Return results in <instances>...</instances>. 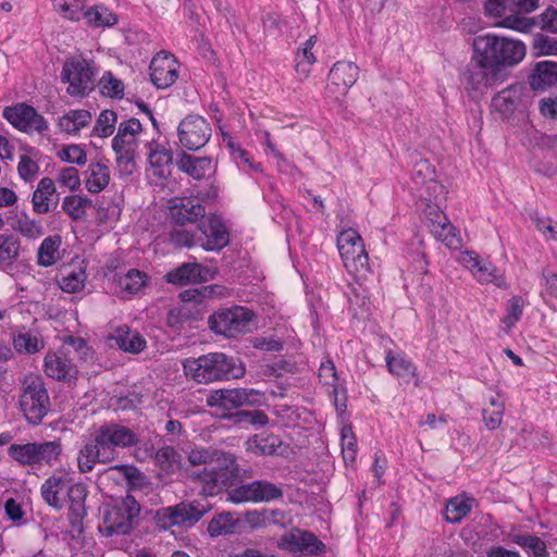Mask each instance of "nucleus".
<instances>
[{"instance_id": "obj_5", "label": "nucleus", "mask_w": 557, "mask_h": 557, "mask_svg": "<svg viewBox=\"0 0 557 557\" xmlns=\"http://www.w3.org/2000/svg\"><path fill=\"white\" fill-rule=\"evenodd\" d=\"M102 522L99 531L106 536L124 535L132 531L140 507L133 496L104 504L101 509Z\"/></svg>"}, {"instance_id": "obj_33", "label": "nucleus", "mask_w": 557, "mask_h": 557, "mask_svg": "<svg viewBox=\"0 0 557 557\" xmlns=\"http://www.w3.org/2000/svg\"><path fill=\"white\" fill-rule=\"evenodd\" d=\"M282 441L277 435L260 433L249 437L246 442V449L259 456H270L277 451Z\"/></svg>"}, {"instance_id": "obj_11", "label": "nucleus", "mask_w": 557, "mask_h": 557, "mask_svg": "<svg viewBox=\"0 0 557 557\" xmlns=\"http://www.w3.org/2000/svg\"><path fill=\"white\" fill-rule=\"evenodd\" d=\"M61 79L69 84L71 96H85L94 86V72L85 59L73 58L63 64Z\"/></svg>"}, {"instance_id": "obj_64", "label": "nucleus", "mask_w": 557, "mask_h": 557, "mask_svg": "<svg viewBox=\"0 0 557 557\" xmlns=\"http://www.w3.org/2000/svg\"><path fill=\"white\" fill-rule=\"evenodd\" d=\"M536 25L541 27V29L546 30L552 34H557V10L554 8H547L543 13H541L536 18Z\"/></svg>"}, {"instance_id": "obj_55", "label": "nucleus", "mask_w": 557, "mask_h": 557, "mask_svg": "<svg viewBox=\"0 0 557 557\" xmlns=\"http://www.w3.org/2000/svg\"><path fill=\"white\" fill-rule=\"evenodd\" d=\"M114 473L123 476L132 485H141L145 480L144 474L136 467L129 465L114 466L104 471V474Z\"/></svg>"}, {"instance_id": "obj_46", "label": "nucleus", "mask_w": 557, "mask_h": 557, "mask_svg": "<svg viewBox=\"0 0 557 557\" xmlns=\"http://www.w3.org/2000/svg\"><path fill=\"white\" fill-rule=\"evenodd\" d=\"M253 491L256 503H270L283 497V488L267 480H256Z\"/></svg>"}, {"instance_id": "obj_47", "label": "nucleus", "mask_w": 557, "mask_h": 557, "mask_svg": "<svg viewBox=\"0 0 557 557\" xmlns=\"http://www.w3.org/2000/svg\"><path fill=\"white\" fill-rule=\"evenodd\" d=\"M419 188L420 198L428 202H434L436 207H440V201L445 199L446 189L445 186L433 178V175L428 180L421 181Z\"/></svg>"}, {"instance_id": "obj_25", "label": "nucleus", "mask_w": 557, "mask_h": 557, "mask_svg": "<svg viewBox=\"0 0 557 557\" xmlns=\"http://www.w3.org/2000/svg\"><path fill=\"white\" fill-rule=\"evenodd\" d=\"M110 338L121 350L127 354L138 355L147 348L146 338L127 324L117 326Z\"/></svg>"}, {"instance_id": "obj_59", "label": "nucleus", "mask_w": 557, "mask_h": 557, "mask_svg": "<svg viewBox=\"0 0 557 557\" xmlns=\"http://www.w3.org/2000/svg\"><path fill=\"white\" fill-rule=\"evenodd\" d=\"M533 50L537 55H557V40L539 33L533 37Z\"/></svg>"}, {"instance_id": "obj_61", "label": "nucleus", "mask_w": 557, "mask_h": 557, "mask_svg": "<svg viewBox=\"0 0 557 557\" xmlns=\"http://www.w3.org/2000/svg\"><path fill=\"white\" fill-rule=\"evenodd\" d=\"M100 86L102 94L110 97H122L124 94V85L122 81L114 77L111 72H106L102 75Z\"/></svg>"}, {"instance_id": "obj_27", "label": "nucleus", "mask_w": 557, "mask_h": 557, "mask_svg": "<svg viewBox=\"0 0 557 557\" xmlns=\"http://www.w3.org/2000/svg\"><path fill=\"white\" fill-rule=\"evenodd\" d=\"M66 494L70 503L69 520L71 525L77 529L86 516L85 500L88 492L84 484L71 482Z\"/></svg>"}, {"instance_id": "obj_12", "label": "nucleus", "mask_w": 557, "mask_h": 557, "mask_svg": "<svg viewBox=\"0 0 557 557\" xmlns=\"http://www.w3.org/2000/svg\"><path fill=\"white\" fill-rule=\"evenodd\" d=\"M3 117L13 127L27 134H44L49 128L47 120L35 108L23 102L5 107Z\"/></svg>"}, {"instance_id": "obj_20", "label": "nucleus", "mask_w": 557, "mask_h": 557, "mask_svg": "<svg viewBox=\"0 0 557 557\" xmlns=\"http://www.w3.org/2000/svg\"><path fill=\"white\" fill-rule=\"evenodd\" d=\"M359 77V67L354 62L338 61L330 70L327 90L344 96Z\"/></svg>"}, {"instance_id": "obj_21", "label": "nucleus", "mask_w": 557, "mask_h": 557, "mask_svg": "<svg viewBox=\"0 0 557 557\" xmlns=\"http://www.w3.org/2000/svg\"><path fill=\"white\" fill-rule=\"evenodd\" d=\"M71 482L72 479L69 473L62 471L53 472L40 487V494L45 503L54 509H62L64 502L61 494L67 491Z\"/></svg>"}, {"instance_id": "obj_2", "label": "nucleus", "mask_w": 557, "mask_h": 557, "mask_svg": "<svg viewBox=\"0 0 557 557\" xmlns=\"http://www.w3.org/2000/svg\"><path fill=\"white\" fill-rule=\"evenodd\" d=\"M137 442V435L129 428L117 423L102 424L79 449L78 470L88 473L97 463H110L115 460L117 448L132 447Z\"/></svg>"}, {"instance_id": "obj_14", "label": "nucleus", "mask_w": 557, "mask_h": 557, "mask_svg": "<svg viewBox=\"0 0 557 557\" xmlns=\"http://www.w3.org/2000/svg\"><path fill=\"white\" fill-rule=\"evenodd\" d=\"M177 133L180 143L184 148L198 150L210 139L211 126L200 115H188L181 121Z\"/></svg>"}, {"instance_id": "obj_28", "label": "nucleus", "mask_w": 557, "mask_h": 557, "mask_svg": "<svg viewBox=\"0 0 557 557\" xmlns=\"http://www.w3.org/2000/svg\"><path fill=\"white\" fill-rule=\"evenodd\" d=\"M524 87L521 84H513L500 90L492 99L493 109L502 116H510L522 100Z\"/></svg>"}, {"instance_id": "obj_32", "label": "nucleus", "mask_w": 557, "mask_h": 557, "mask_svg": "<svg viewBox=\"0 0 557 557\" xmlns=\"http://www.w3.org/2000/svg\"><path fill=\"white\" fill-rule=\"evenodd\" d=\"M317 42L315 36H310L302 45L298 48L295 54V71L299 79L304 81L309 77L312 65L317 62V58L312 52V49Z\"/></svg>"}, {"instance_id": "obj_8", "label": "nucleus", "mask_w": 557, "mask_h": 557, "mask_svg": "<svg viewBox=\"0 0 557 557\" xmlns=\"http://www.w3.org/2000/svg\"><path fill=\"white\" fill-rule=\"evenodd\" d=\"M255 319L252 310L233 306L222 308L209 317V326L215 334L226 338H236L251 330V323Z\"/></svg>"}, {"instance_id": "obj_62", "label": "nucleus", "mask_w": 557, "mask_h": 557, "mask_svg": "<svg viewBox=\"0 0 557 557\" xmlns=\"http://www.w3.org/2000/svg\"><path fill=\"white\" fill-rule=\"evenodd\" d=\"M319 379L324 385H329L332 388V394H336L338 376L333 361L325 360L321 363Z\"/></svg>"}, {"instance_id": "obj_19", "label": "nucleus", "mask_w": 557, "mask_h": 557, "mask_svg": "<svg viewBox=\"0 0 557 557\" xmlns=\"http://www.w3.org/2000/svg\"><path fill=\"white\" fill-rule=\"evenodd\" d=\"M206 511L207 508L198 502H182L163 508L159 515L169 521V525L190 527L198 522Z\"/></svg>"}, {"instance_id": "obj_53", "label": "nucleus", "mask_w": 557, "mask_h": 557, "mask_svg": "<svg viewBox=\"0 0 557 557\" xmlns=\"http://www.w3.org/2000/svg\"><path fill=\"white\" fill-rule=\"evenodd\" d=\"M522 13H516L507 15L500 22V26L510 28L521 33H529L536 25L535 18H530L521 15Z\"/></svg>"}, {"instance_id": "obj_17", "label": "nucleus", "mask_w": 557, "mask_h": 557, "mask_svg": "<svg viewBox=\"0 0 557 557\" xmlns=\"http://www.w3.org/2000/svg\"><path fill=\"white\" fill-rule=\"evenodd\" d=\"M280 546L290 553L319 555L324 544L310 531L292 529L280 539Z\"/></svg>"}, {"instance_id": "obj_6", "label": "nucleus", "mask_w": 557, "mask_h": 557, "mask_svg": "<svg viewBox=\"0 0 557 557\" xmlns=\"http://www.w3.org/2000/svg\"><path fill=\"white\" fill-rule=\"evenodd\" d=\"M20 408L26 420L34 425L41 423L50 411V398L41 376L27 374L22 381Z\"/></svg>"}, {"instance_id": "obj_48", "label": "nucleus", "mask_w": 557, "mask_h": 557, "mask_svg": "<svg viewBox=\"0 0 557 557\" xmlns=\"http://www.w3.org/2000/svg\"><path fill=\"white\" fill-rule=\"evenodd\" d=\"M91 206L90 199L85 196H66L62 202V209L73 220H81L86 214V209Z\"/></svg>"}, {"instance_id": "obj_40", "label": "nucleus", "mask_w": 557, "mask_h": 557, "mask_svg": "<svg viewBox=\"0 0 557 557\" xmlns=\"http://www.w3.org/2000/svg\"><path fill=\"white\" fill-rule=\"evenodd\" d=\"M13 346L20 354L32 355L44 348V341L37 332L24 331L14 335Z\"/></svg>"}, {"instance_id": "obj_22", "label": "nucleus", "mask_w": 557, "mask_h": 557, "mask_svg": "<svg viewBox=\"0 0 557 557\" xmlns=\"http://www.w3.org/2000/svg\"><path fill=\"white\" fill-rule=\"evenodd\" d=\"M213 278V272L200 263L187 262L169 272L166 280L176 285H186L189 283H202Z\"/></svg>"}, {"instance_id": "obj_50", "label": "nucleus", "mask_w": 557, "mask_h": 557, "mask_svg": "<svg viewBox=\"0 0 557 557\" xmlns=\"http://www.w3.org/2000/svg\"><path fill=\"white\" fill-rule=\"evenodd\" d=\"M512 542L522 548H528L534 557H548L546 543L535 535L515 534Z\"/></svg>"}, {"instance_id": "obj_56", "label": "nucleus", "mask_w": 557, "mask_h": 557, "mask_svg": "<svg viewBox=\"0 0 557 557\" xmlns=\"http://www.w3.org/2000/svg\"><path fill=\"white\" fill-rule=\"evenodd\" d=\"M17 173L23 181L32 182L39 173V165L30 154L23 153L17 164Z\"/></svg>"}, {"instance_id": "obj_63", "label": "nucleus", "mask_w": 557, "mask_h": 557, "mask_svg": "<svg viewBox=\"0 0 557 557\" xmlns=\"http://www.w3.org/2000/svg\"><path fill=\"white\" fill-rule=\"evenodd\" d=\"M170 242L176 247H194L199 245L198 236L181 228H174L170 232Z\"/></svg>"}, {"instance_id": "obj_31", "label": "nucleus", "mask_w": 557, "mask_h": 557, "mask_svg": "<svg viewBox=\"0 0 557 557\" xmlns=\"http://www.w3.org/2000/svg\"><path fill=\"white\" fill-rule=\"evenodd\" d=\"M529 83L532 89L540 90L557 83V62L542 61L535 64Z\"/></svg>"}, {"instance_id": "obj_4", "label": "nucleus", "mask_w": 557, "mask_h": 557, "mask_svg": "<svg viewBox=\"0 0 557 557\" xmlns=\"http://www.w3.org/2000/svg\"><path fill=\"white\" fill-rule=\"evenodd\" d=\"M184 371L200 384L244 376L245 367L239 359L224 352H210L198 358L186 359Z\"/></svg>"}, {"instance_id": "obj_43", "label": "nucleus", "mask_w": 557, "mask_h": 557, "mask_svg": "<svg viewBox=\"0 0 557 557\" xmlns=\"http://www.w3.org/2000/svg\"><path fill=\"white\" fill-rule=\"evenodd\" d=\"M238 520L230 512H221L214 516L208 524V533L212 537L228 535L236 532Z\"/></svg>"}, {"instance_id": "obj_30", "label": "nucleus", "mask_w": 557, "mask_h": 557, "mask_svg": "<svg viewBox=\"0 0 557 557\" xmlns=\"http://www.w3.org/2000/svg\"><path fill=\"white\" fill-rule=\"evenodd\" d=\"M36 470L52 467L60 462L63 455V445L60 438L36 442Z\"/></svg>"}, {"instance_id": "obj_15", "label": "nucleus", "mask_w": 557, "mask_h": 557, "mask_svg": "<svg viewBox=\"0 0 557 557\" xmlns=\"http://www.w3.org/2000/svg\"><path fill=\"white\" fill-rule=\"evenodd\" d=\"M198 231L199 246L207 251H220L230 243L225 224L215 215L202 218L198 223Z\"/></svg>"}, {"instance_id": "obj_41", "label": "nucleus", "mask_w": 557, "mask_h": 557, "mask_svg": "<svg viewBox=\"0 0 557 557\" xmlns=\"http://www.w3.org/2000/svg\"><path fill=\"white\" fill-rule=\"evenodd\" d=\"M147 280L145 272L132 269L125 274L117 275L116 284L122 293L134 295L146 286Z\"/></svg>"}, {"instance_id": "obj_24", "label": "nucleus", "mask_w": 557, "mask_h": 557, "mask_svg": "<svg viewBox=\"0 0 557 557\" xmlns=\"http://www.w3.org/2000/svg\"><path fill=\"white\" fill-rule=\"evenodd\" d=\"M59 201V195L54 182L49 177H42L33 193L32 205L34 212L46 214L52 211Z\"/></svg>"}, {"instance_id": "obj_37", "label": "nucleus", "mask_w": 557, "mask_h": 557, "mask_svg": "<svg viewBox=\"0 0 557 557\" xmlns=\"http://www.w3.org/2000/svg\"><path fill=\"white\" fill-rule=\"evenodd\" d=\"M474 62L468 70V82L472 89L479 90L482 87L494 85L497 79L496 70L492 66H482L478 60Z\"/></svg>"}, {"instance_id": "obj_1", "label": "nucleus", "mask_w": 557, "mask_h": 557, "mask_svg": "<svg viewBox=\"0 0 557 557\" xmlns=\"http://www.w3.org/2000/svg\"><path fill=\"white\" fill-rule=\"evenodd\" d=\"M188 461L202 469L189 471V478L201 483L202 493L214 496L239 475L236 457L231 453L196 447L188 454Z\"/></svg>"}, {"instance_id": "obj_38", "label": "nucleus", "mask_w": 557, "mask_h": 557, "mask_svg": "<svg viewBox=\"0 0 557 557\" xmlns=\"http://www.w3.org/2000/svg\"><path fill=\"white\" fill-rule=\"evenodd\" d=\"M36 442H27L23 444L14 443L8 448V455L16 463L22 467H28L36 470Z\"/></svg>"}, {"instance_id": "obj_57", "label": "nucleus", "mask_w": 557, "mask_h": 557, "mask_svg": "<svg viewBox=\"0 0 557 557\" xmlns=\"http://www.w3.org/2000/svg\"><path fill=\"white\" fill-rule=\"evenodd\" d=\"M16 231L27 238H38L44 235V226L40 221L32 220L27 215L17 220Z\"/></svg>"}, {"instance_id": "obj_34", "label": "nucleus", "mask_w": 557, "mask_h": 557, "mask_svg": "<svg viewBox=\"0 0 557 557\" xmlns=\"http://www.w3.org/2000/svg\"><path fill=\"white\" fill-rule=\"evenodd\" d=\"M91 113L88 110H70L59 117L58 127L61 132L76 135L91 122Z\"/></svg>"}, {"instance_id": "obj_10", "label": "nucleus", "mask_w": 557, "mask_h": 557, "mask_svg": "<svg viewBox=\"0 0 557 557\" xmlns=\"http://www.w3.org/2000/svg\"><path fill=\"white\" fill-rule=\"evenodd\" d=\"M264 395L253 388L218 389L207 397L209 407H216L225 411H232L242 406H256L262 404Z\"/></svg>"}, {"instance_id": "obj_23", "label": "nucleus", "mask_w": 557, "mask_h": 557, "mask_svg": "<svg viewBox=\"0 0 557 557\" xmlns=\"http://www.w3.org/2000/svg\"><path fill=\"white\" fill-rule=\"evenodd\" d=\"M430 227L434 237L441 240L450 249H458L462 245L459 231L450 223L448 218L442 212H434V216L430 218Z\"/></svg>"}, {"instance_id": "obj_35", "label": "nucleus", "mask_w": 557, "mask_h": 557, "mask_svg": "<svg viewBox=\"0 0 557 557\" xmlns=\"http://www.w3.org/2000/svg\"><path fill=\"white\" fill-rule=\"evenodd\" d=\"M385 362L388 372L399 379L408 381L410 377L417 376L416 366L403 354H394L388 350L385 355Z\"/></svg>"}, {"instance_id": "obj_44", "label": "nucleus", "mask_w": 557, "mask_h": 557, "mask_svg": "<svg viewBox=\"0 0 557 557\" xmlns=\"http://www.w3.org/2000/svg\"><path fill=\"white\" fill-rule=\"evenodd\" d=\"M147 147L149 149L148 161L150 165L157 170L156 173L158 175H163V169L172 163L171 149L153 141L148 143Z\"/></svg>"}, {"instance_id": "obj_3", "label": "nucleus", "mask_w": 557, "mask_h": 557, "mask_svg": "<svg viewBox=\"0 0 557 557\" xmlns=\"http://www.w3.org/2000/svg\"><path fill=\"white\" fill-rule=\"evenodd\" d=\"M473 50V60L496 71L517 65L525 55V46L521 41L492 34L476 36Z\"/></svg>"}, {"instance_id": "obj_7", "label": "nucleus", "mask_w": 557, "mask_h": 557, "mask_svg": "<svg viewBox=\"0 0 557 557\" xmlns=\"http://www.w3.org/2000/svg\"><path fill=\"white\" fill-rule=\"evenodd\" d=\"M141 132L143 125L138 119L131 117L119 124L117 133L112 139V149L122 175H131L135 169L138 136Z\"/></svg>"}, {"instance_id": "obj_26", "label": "nucleus", "mask_w": 557, "mask_h": 557, "mask_svg": "<svg viewBox=\"0 0 557 557\" xmlns=\"http://www.w3.org/2000/svg\"><path fill=\"white\" fill-rule=\"evenodd\" d=\"M45 373L58 381H72L76 379L75 364L64 355L48 352L44 362Z\"/></svg>"}, {"instance_id": "obj_16", "label": "nucleus", "mask_w": 557, "mask_h": 557, "mask_svg": "<svg viewBox=\"0 0 557 557\" xmlns=\"http://www.w3.org/2000/svg\"><path fill=\"white\" fill-rule=\"evenodd\" d=\"M462 265L469 269L475 280L481 283H492L498 288L508 287L504 275L490 261L482 260L474 251H463L459 257Z\"/></svg>"}, {"instance_id": "obj_42", "label": "nucleus", "mask_w": 557, "mask_h": 557, "mask_svg": "<svg viewBox=\"0 0 557 557\" xmlns=\"http://www.w3.org/2000/svg\"><path fill=\"white\" fill-rule=\"evenodd\" d=\"M178 169L195 180H201L206 173L211 170V159L198 158L194 156L184 154L178 161Z\"/></svg>"}, {"instance_id": "obj_9", "label": "nucleus", "mask_w": 557, "mask_h": 557, "mask_svg": "<svg viewBox=\"0 0 557 557\" xmlns=\"http://www.w3.org/2000/svg\"><path fill=\"white\" fill-rule=\"evenodd\" d=\"M337 248L348 272L356 275H364L369 272L368 253L362 238L356 230L342 231L337 235Z\"/></svg>"}, {"instance_id": "obj_51", "label": "nucleus", "mask_w": 557, "mask_h": 557, "mask_svg": "<svg viewBox=\"0 0 557 557\" xmlns=\"http://www.w3.org/2000/svg\"><path fill=\"white\" fill-rule=\"evenodd\" d=\"M117 121L116 113L112 110H103L99 114L92 133L101 138L111 136Z\"/></svg>"}, {"instance_id": "obj_36", "label": "nucleus", "mask_w": 557, "mask_h": 557, "mask_svg": "<svg viewBox=\"0 0 557 557\" xmlns=\"http://www.w3.org/2000/svg\"><path fill=\"white\" fill-rule=\"evenodd\" d=\"M61 244L62 239L60 235L46 237L37 251L38 264L45 268L53 265L60 259Z\"/></svg>"}, {"instance_id": "obj_45", "label": "nucleus", "mask_w": 557, "mask_h": 557, "mask_svg": "<svg viewBox=\"0 0 557 557\" xmlns=\"http://www.w3.org/2000/svg\"><path fill=\"white\" fill-rule=\"evenodd\" d=\"M21 243L17 237L0 234V268L11 265L18 257Z\"/></svg>"}, {"instance_id": "obj_52", "label": "nucleus", "mask_w": 557, "mask_h": 557, "mask_svg": "<svg viewBox=\"0 0 557 557\" xmlns=\"http://www.w3.org/2000/svg\"><path fill=\"white\" fill-rule=\"evenodd\" d=\"M86 273L82 268L69 271L60 281V287L66 293H77L85 286Z\"/></svg>"}, {"instance_id": "obj_54", "label": "nucleus", "mask_w": 557, "mask_h": 557, "mask_svg": "<svg viewBox=\"0 0 557 557\" xmlns=\"http://www.w3.org/2000/svg\"><path fill=\"white\" fill-rule=\"evenodd\" d=\"M253 482L244 483L227 491V500L233 504L256 503Z\"/></svg>"}, {"instance_id": "obj_49", "label": "nucleus", "mask_w": 557, "mask_h": 557, "mask_svg": "<svg viewBox=\"0 0 557 557\" xmlns=\"http://www.w3.org/2000/svg\"><path fill=\"white\" fill-rule=\"evenodd\" d=\"M471 511V499L455 497L448 502L445 518L450 523L460 522Z\"/></svg>"}, {"instance_id": "obj_29", "label": "nucleus", "mask_w": 557, "mask_h": 557, "mask_svg": "<svg viewBox=\"0 0 557 557\" xmlns=\"http://www.w3.org/2000/svg\"><path fill=\"white\" fill-rule=\"evenodd\" d=\"M110 183V170L107 160L91 161L85 171V187L91 194L106 189Z\"/></svg>"}, {"instance_id": "obj_39", "label": "nucleus", "mask_w": 557, "mask_h": 557, "mask_svg": "<svg viewBox=\"0 0 557 557\" xmlns=\"http://www.w3.org/2000/svg\"><path fill=\"white\" fill-rule=\"evenodd\" d=\"M84 18L91 27H111L117 23L116 14L102 4L88 8Z\"/></svg>"}, {"instance_id": "obj_58", "label": "nucleus", "mask_w": 557, "mask_h": 557, "mask_svg": "<svg viewBox=\"0 0 557 557\" xmlns=\"http://www.w3.org/2000/svg\"><path fill=\"white\" fill-rule=\"evenodd\" d=\"M342 453L346 463H352L357 455V441L350 428L342 430Z\"/></svg>"}, {"instance_id": "obj_60", "label": "nucleus", "mask_w": 557, "mask_h": 557, "mask_svg": "<svg viewBox=\"0 0 557 557\" xmlns=\"http://www.w3.org/2000/svg\"><path fill=\"white\" fill-rule=\"evenodd\" d=\"M58 156L62 161L77 165H84L87 162V154L85 150L78 145H70L62 148L58 152Z\"/></svg>"}, {"instance_id": "obj_18", "label": "nucleus", "mask_w": 557, "mask_h": 557, "mask_svg": "<svg viewBox=\"0 0 557 557\" xmlns=\"http://www.w3.org/2000/svg\"><path fill=\"white\" fill-rule=\"evenodd\" d=\"M150 78L157 88L172 86L178 77V63L173 54L161 51L150 62Z\"/></svg>"}, {"instance_id": "obj_13", "label": "nucleus", "mask_w": 557, "mask_h": 557, "mask_svg": "<svg viewBox=\"0 0 557 557\" xmlns=\"http://www.w3.org/2000/svg\"><path fill=\"white\" fill-rule=\"evenodd\" d=\"M218 191L214 187L203 195L198 193L197 197H183L174 198L171 200L170 218L176 225H185L186 223H194L199 219L205 218L206 210L200 203V199H214Z\"/></svg>"}]
</instances>
